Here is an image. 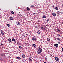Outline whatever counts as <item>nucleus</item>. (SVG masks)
I'll use <instances>...</instances> for the list:
<instances>
[{
  "mask_svg": "<svg viewBox=\"0 0 63 63\" xmlns=\"http://www.w3.org/2000/svg\"><path fill=\"white\" fill-rule=\"evenodd\" d=\"M47 40L48 41V42H49V41H50V39H49L48 38L47 39Z\"/></svg>",
  "mask_w": 63,
  "mask_h": 63,
  "instance_id": "nucleus-20",
  "label": "nucleus"
},
{
  "mask_svg": "<svg viewBox=\"0 0 63 63\" xmlns=\"http://www.w3.org/2000/svg\"><path fill=\"white\" fill-rule=\"evenodd\" d=\"M1 37V35H0V37Z\"/></svg>",
  "mask_w": 63,
  "mask_h": 63,
  "instance_id": "nucleus-43",
  "label": "nucleus"
},
{
  "mask_svg": "<svg viewBox=\"0 0 63 63\" xmlns=\"http://www.w3.org/2000/svg\"><path fill=\"white\" fill-rule=\"evenodd\" d=\"M12 41L14 42L15 41V39L14 38H13L12 39Z\"/></svg>",
  "mask_w": 63,
  "mask_h": 63,
  "instance_id": "nucleus-17",
  "label": "nucleus"
},
{
  "mask_svg": "<svg viewBox=\"0 0 63 63\" xmlns=\"http://www.w3.org/2000/svg\"><path fill=\"white\" fill-rule=\"evenodd\" d=\"M57 15H59V12L58 11H57Z\"/></svg>",
  "mask_w": 63,
  "mask_h": 63,
  "instance_id": "nucleus-13",
  "label": "nucleus"
},
{
  "mask_svg": "<svg viewBox=\"0 0 63 63\" xmlns=\"http://www.w3.org/2000/svg\"><path fill=\"white\" fill-rule=\"evenodd\" d=\"M36 39V38H35V37H33L32 38V40H35Z\"/></svg>",
  "mask_w": 63,
  "mask_h": 63,
  "instance_id": "nucleus-5",
  "label": "nucleus"
},
{
  "mask_svg": "<svg viewBox=\"0 0 63 63\" xmlns=\"http://www.w3.org/2000/svg\"><path fill=\"white\" fill-rule=\"evenodd\" d=\"M22 56L23 58H25V55L24 54L22 55Z\"/></svg>",
  "mask_w": 63,
  "mask_h": 63,
  "instance_id": "nucleus-7",
  "label": "nucleus"
},
{
  "mask_svg": "<svg viewBox=\"0 0 63 63\" xmlns=\"http://www.w3.org/2000/svg\"><path fill=\"white\" fill-rule=\"evenodd\" d=\"M53 7H54V6H53L52 7H53Z\"/></svg>",
  "mask_w": 63,
  "mask_h": 63,
  "instance_id": "nucleus-44",
  "label": "nucleus"
},
{
  "mask_svg": "<svg viewBox=\"0 0 63 63\" xmlns=\"http://www.w3.org/2000/svg\"><path fill=\"white\" fill-rule=\"evenodd\" d=\"M29 60L30 61H32V60L31 59V58H30L29 59Z\"/></svg>",
  "mask_w": 63,
  "mask_h": 63,
  "instance_id": "nucleus-15",
  "label": "nucleus"
},
{
  "mask_svg": "<svg viewBox=\"0 0 63 63\" xmlns=\"http://www.w3.org/2000/svg\"><path fill=\"white\" fill-rule=\"evenodd\" d=\"M57 31H59V32H60V30H59V29H58Z\"/></svg>",
  "mask_w": 63,
  "mask_h": 63,
  "instance_id": "nucleus-25",
  "label": "nucleus"
},
{
  "mask_svg": "<svg viewBox=\"0 0 63 63\" xmlns=\"http://www.w3.org/2000/svg\"><path fill=\"white\" fill-rule=\"evenodd\" d=\"M49 21V19H47V22Z\"/></svg>",
  "mask_w": 63,
  "mask_h": 63,
  "instance_id": "nucleus-24",
  "label": "nucleus"
},
{
  "mask_svg": "<svg viewBox=\"0 0 63 63\" xmlns=\"http://www.w3.org/2000/svg\"><path fill=\"white\" fill-rule=\"evenodd\" d=\"M17 59H21V58H20V57H17Z\"/></svg>",
  "mask_w": 63,
  "mask_h": 63,
  "instance_id": "nucleus-14",
  "label": "nucleus"
},
{
  "mask_svg": "<svg viewBox=\"0 0 63 63\" xmlns=\"http://www.w3.org/2000/svg\"><path fill=\"white\" fill-rule=\"evenodd\" d=\"M16 10H18V9H17Z\"/></svg>",
  "mask_w": 63,
  "mask_h": 63,
  "instance_id": "nucleus-41",
  "label": "nucleus"
},
{
  "mask_svg": "<svg viewBox=\"0 0 63 63\" xmlns=\"http://www.w3.org/2000/svg\"><path fill=\"white\" fill-rule=\"evenodd\" d=\"M52 15L53 16H56V14L55 13H53Z\"/></svg>",
  "mask_w": 63,
  "mask_h": 63,
  "instance_id": "nucleus-2",
  "label": "nucleus"
},
{
  "mask_svg": "<svg viewBox=\"0 0 63 63\" xmlns=\"http://www.w3.org/2000/svg\"><path fill=\"white\" fill-rule=\"evenodd\" d=\"M34 14H37V13H34Z\"/></svg>",
  "mask_w": 63,
  "mask_h": 63,
  "instance_id": "nucleus-36",
  "label": "nucleus"
},
{
  "mask_svg": "<svg viewBox=\"0 0 63 63\" xmlns=\"http://www.w3.org/2000/svg\"><path fill=\"white\" fill-rule=\"evenodd\" d=\"M54 46L55 47H57L58 46V44H54Z\"/></svg>",
  "mask_w": 63,
  "mask_h": 63,
  "instance_id": "nucleus-9",
  "label": "nucleus"
},
{
  "mask_svg": "<svg viewBox=\"0 0 63 63\" xmlns=\"http://www.w3.org/2000/svg\"><path fill=\"white\" fill-rule=\"evenodd\" d=\"M41 29H45V28H43V27H41Z\"/></svg>",
  "mask_w": 63,
  "mask_h": 63,
  "instance_id": "nucleus-21",
  "label": "nucleus"
},
{
  "mask_svg": "<svg viewBox=\"0 0 63 63\" xmlns=\"http://www.w3.org/2000/svg\"><path fill=\"white\" fill-rule=\"evenodd\" d=\"M32 47H36V45L35 44H33L32 45Z\"/></svg>",
  "mask_w": 63,
  "mask_h": 63,
  "instance_id": "nucleus-8",
  "label": "nucleus"
},
{
  "mask_svg": "<svg viewBox=\"0 0 63 63\" xmlns=\"http://www.w3.org/2000/svg\"><path fill=\"white\" fill-rule=\"evenodd\" d=\"M41 52H40V51H38L37 52V53H38V54H41Z\"/></svg>",
  "mask_w": 63,
  "mask_h": 63,
  "instance_id": "nucleus-6",
  "label": "nucleus"
},
{
  "mask_svg": "<svg viewBox=\"0 0 63 63\" xmlns=\"http://www.w3.org/2000/svg\"><path fill=\"white\" fill-rule=\"evenodd\" d=\"M5 39H3V40H5Z\"/></svg>",
  "mask_w": 63,
  "mask_h": 63,
  "instance_id": "nucleus-39",
  "label": "nucleus"
},
{
  "mask_svg": "<svg viewBox=\"0 0 63 63\" xmlns=\"http://www.w3.org/2000/svg\"><path fill=\"white\" fill-rule=\"evenodd\" d=\"M13 19L14 18L12 17H10L9 18V19H10V20H13Z\"/></svg>",
  "mask_w": 63,
  "mask_h": 63,
  "instance_id": "nucleus-4",
  "label": "nucleus"
},
{
  "mask_svg": "<svg viewBox=\"0 0 63 63\" xmlns=\"http://www.w3.org/2000/svg\"><path fill=\"white\" fill-rule=\"evenodd\" d=\"M55 9H56V10H57L58 9V8L57 7H55Z\"/></svg>",
  "mask_w": 63,
  "mask_h": 63,
  "instance_id": "nucleus-18",
  "label": "nucleus"
},
{
  "mask_svg": "<svg viewBox=\"0 0 63 63\" xmlns=\"http://www.w3.org/2000/svg\"><path fill=\"white\" fill-rule=\"evenodd\" d=\"M57 36H58V37H59V36H60V35L58 34Z\"/></svg>",
  "mask_w": 63,
  "mask_h": 63,
  "instance_id": "nucleus-37",
  "label": "nucleus"
},
{
  "mask_svg": "<svg viewBox=\"0 0 63 63\" xmlns=\"http://www.w3.org/2000/svg\"><path fill=\"white\" fill-rule=\"evenodd\" d=\"M7 26L8 27H10V25L9 24H7Z\"/></svg>",
  "mask_w": 63,
  "mask_h": 63,
  "instance_id": "nucleus-19",
  "label": "nucleus"
},
{
  "mask_svg": "<svg viewBox=\"0 0 63 63\" xmlns=\"http://www.w3.org/2000/svg\"><path fill=\"white\" fill-rule=\"evenodd\" d=\"M35 28H39V27H38L37 26H35Z\"/></svg>",
  "mask_w": 63,
  "mask_h": 63,
  "instance_id": "nucleus-27",
  "label": "nucleus"
},
{
  "mask_svg": "<svg viewBox=\"0 0 63 63\" xmlns=\"http://www.w3.org/2000/svg\"><path fill=\"white\" fill-rule=\"evenodd\" d=\"M20 16L21 17L22 16V15H21V14H19Z\"/></svg>",
  "mask_w": 63,
  "mask_h": 63,
  "instance_id": "nucleus-22",
  "label": "nucleus"
},
{
  "mask_svg": "<svg viewBox=\"0 0 63 63\" xmlns=\"http://www.w3.org/2000/svg\"><path fill=\"white\" fill-rule=\"evenodd\" d=\"M27 10H28V11H30V9H29V8L28 7H27Z\"/></svg>",
  "mask_w": 63,
  "mask_h": 63,
  "instance_id": "nucleus-12",
  "label": "nucleus"
},
{
  "mask_svg": "<svg viewBox=\"0 0 63 63\" xmlns=\"http://www.w3.org/2000/svg\"><path fill=\"white\" fill-rule=\"evenodd\" d=\"M43 17L44 18H46L47 17L46 16L44 15L43 16Z\"/></svg>",
  "mask_w": 63,
  "mask_h": 63,
  "instance_id": "nucleus-11",
  "label": "nucleus"
},
{
  "mask_svg": "<svg viewBox=\"0 0 63 63\" xmlns=\"http://www.w3.org/2000/svg\"><path fill=\"white\" fill-rule=\"evenodd\" d=\"M1 45L3 46V44H2V43H1Z\"/></svg>",
  "mask_w": 63,
  "mask_h": 63,
  "instance_id": "nucleus-35",
  "label": "nucleus"
},
{
  "mask_svg": "<svg viewBox=\"0 0 63 63\" xmlns=\"http://www.w3.org/2000/svg\"><path fill=\"white\" fill-rule=\"evenodd\" d=\"M37 32L38 34H40V32L39 31Z\"/></svg>",
  "mask_w": 63,
  "mask_h": 63,
  "instance_id": "nucleus-26",
  "label": "nucleus"
},
{
  "mask_svg": "<svg viewBox=\"0 0 63 63\" xmlns=\"http://www.w3.org/2000/svg\"><path fill=\"white\" fill-rule=\"evenodd\" d=\"M19 47L20 48H22V47L21 46H19Z\"/></svg>",
  "mask_w": 63,
  "mask_h": 63,
  "instance_id": "nucleus-31",
  "label": "nucleus"
},
{
  "mask_svg": "<svg viewBox=\"0 0 63 63\" xmlns=\"http://www.w3.org/2000/svg\"><path fill=\"white\" fill-rule=\"evenodd\" d=\"M58 43L59 44H60V42L59 41L58 42Z\"/></svg>",
  "mask_w": 63,
  "mask_h": 63,
  "instance_id": "nucleus-34",
  "label": "nucleus"
},
{
  "mask_svg": "<svg viewBox=\"0 0 63 63\" xmlns=\"http://www.w3.org/2000/svg\"><path fill=\"white\" fill-rule=\"evenodd\" d=\"M57 40H58V41H60V39H59V38H57Z\"/></svg>",
  "mask_w": 63,
  "mask_h": 63,
  "instance_id": "nucleus-33",
  "label": "nucleus"
},
{
  "mask_svg": "<svg viewBox=\"0 0 63 63\" xmlns=\"http://www.w3.org/2000/svg\"><path fill=\"white\" fill-rule=\"evenodd\" d=\"M62 24H63V22H62Z\"/></svg>",
  "mask_w": 63,
  "mask_h": 63,
  "instance_id": "nucleus-40",
  "label": "nucleus"
},
{
  "mask_svg": "<svg viewBox=\"0 0 63 63\" xmlns=\"http://www.w3.org/2000/svg\"><path fill=\"white\" fill-rule=\"evenodd\" d=\"M1 31H3V30H1Z\"/></svg>",
  "mask_w": 63,
  "mask_h": 63,
  "instance_id": "nucleus-42",
  "label": "nucleus"
},
{
  "mask_svg": "<svg viewBox=\"0 0 63 63\" xmlns=\"http://www.w3.org/2000/svg\"><path fill=\"white\" fill-rule=\"evenodd\" d=\"M34 7V5H32L31 6V8H33V7Z\"/></svg>",
  "mask_w": 63,
  "mask_h": 63,
  "instance_id": "nucleus-30",
  "label": "nucleus"
},
{
  "mask_svg": "<svg viewBox=\"0 0 63 63\" xmlns=\"http://www.w3.org/2000/svg\"><path fill=\"white\" fill-rule=\"evenodd\" d=\"M55 59L56 61H58V60H59V58H58V57H55Z\"/></svg>",
  "mask_w": 63,
  "mask_h": 63,
  "instance_id": "nucleus-3",
  "label": "nucleus"
},
{
  "mask_svg": "<svg viewBox=\"0 0 63 63\" xmlns=\"http://www.w3.org/2000/svg\"><path fill=\"white\" fill-rule=\"evenodd\" d=\"M1 34H2V35H4V33L3 32H1Z\"/></svg>",
  "mask_w": 63,
  "mask_h": 63,
  "instance_id": "nucleus-28",
  "label": "nucleus"
},
{
  "mask_svg": "<svg viewBox=\"0 0 63 63\" xmlns=\"http://www.w3.org/2000/svg\"><path fill=\"white\" fill-rule=\"evenodd\" d=\"M31 32H32V31H29L30 33H31Z\"/></svg>",
  "mask_w": 63,
  "mask_h": 63,
  "instance_id": "nucleus-32",
  "label": "nucleus"
},
{
  "mask_svg": "<svg viewBox=\"0 0 63 63\" xmlns=\"http://www.w3.org/2000/svg\"><path fill=\"white\" fill-rule=\"evenodd\" d=\"M17 24L18 25H20V22H18L17 23Z\"/></svg>",
  "mask_w": 63,
  "mask_h": 63,
  "instance_id": "nucleus-10",
  "label": "nucleus"
},
{
  "mask_svg": "<svg viewBox=\"0 0 63 63\" xmlns=\"http://www.w3.org/2000/svg\"><path fill=\"white\" fill-rule=\"evenodd\" d=\"M62 51H63V48H62Z\"/></svg>",
  "mask_w": 63,
  "mask_h": 63,
  "instance_id": "nucleus-38",
  "label": "nucleus"
},
{
  "mask_svg": "<svg viewBox=\"0 0 63 63\" xmlns=\"http://www.w3.org/2000/svg\"><path fill=\"white\" fill-rule=\"evenodd\" d=\"M1 55L2 56H4V54L3 53H2V54H1Z\"/></svg>",
  "mask_w": 63,
  "mask_h": 63,
  "instance_id": "nucleus-29",
  "label": "nucleus"
},
{
  "mask_svg": "<svg viewBox=\"0 0 63 63\" xmlns=\"http://www.w3.org/2000/svg\"><path fill=\"white\" fill-rule=\"evenodd\" d=\"M11 14H14V12H13V11H12L11 12Z\"/></svg>",
  "mask_w": 63,
  "mask_h": 63,
  "instance_id": "nucleus-23",
  "label": "nucleus"
},
{
  "mask_svg": "<svg viewBox=\"0 0 63 63\" xmlns=\"http://www.w3.org/2000/svg\"><path fill=\"white\" fill-rule=\"evenodd\" d=\"M38 51H40L41 52H42V48H39L38 49Z\"/></svg>",
  "mask_w": 63,
  "mask_h": 63,
  "instance_id": "nucleus-1",
  "label": "nucleus"
},
{
  "mask_svg": "<svg viewBox=\"0 0 63 63\" xmlns=\"http://www.w3.org/2000/svg\"><path fill=\"white\" fill-rule=\"evenodd\" d=\"M11 39L10 38H9L8 39V41L10 42H11Z\"/></svg>",
  "mask_w": 63,
  "mask_h": 63,
  "instance_id": "nucleus-16",
  "label": "nucleus"
}]
</instances>
